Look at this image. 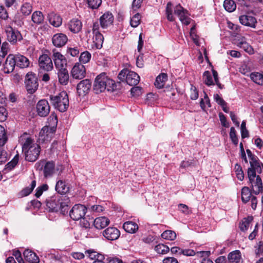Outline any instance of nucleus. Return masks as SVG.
Here are the masks:
<instances>
[{"mask_svg":"<svg viewBox=\"0 0 263 263\" xmlns=\"http://www.w3.org/2000/svg\"><path fill=\"white\" fill-rule=\"evenodd\" d=\"M116 85L111 79H109L105 73H102L97 77L94 83V90L96 93L101 92L107 89L108 91H114Z\"/></svg>","mask_w":263,"mask_h":263,"instance_id":"7ed1b4c3","label":"nucleus"},{"mask_svg":"<svg viewBox=\"0 0 263 263\" xmlns=\"http://www.w3.org/2000/svg\"><path fill=\"white\" fill-rule=\"evenodd\" d=\"M71 74L73 79H82L86 74L85 66L82 63H76L71 69Z\"/></svg>","mask_w":263,"mask_h":263,"instance_id":"4468645a","label":"nucleus"},{"mask_svg":"<svg viewBox=\"0 0 263 263\" xmlns=\"http://www.w3.org/2000/svg\"><path fill=\"white\" fill-rule=\"evenodd\" d=\"M7 111L3 106H0V122L5 121L7 118Z\"/></svg>","mask_w":263,"mask_h":263,"instance_id":"e2e57ef3","label":"nucleus"},{"mask_svg":"<svg viewBox=\"0 0 263 263\" xmlns=\"http://www.w3.org/2000/svg\"><path fill=\"white\" fill-rule=\"evenodd\" d=\"M109 223V219L105 216L97 217L93 221L95 227L99 230L104 229L107 226Z\"/></svg>","mask_w":263,"mask_h":263,"instance_id":"393cba45","label":"nucleus"},{"mask_svg":"<svg viewBox=\"0 0 263 263\" xmlns=\"http://www.w3.org/2000/svg\"><path fill=\"white\" fill-rule=\"evenodd\" d=\"M67 41V36L63 33H57L53 36L52 39L53 44L57 47L64 46Z\"/></svg>","mask_w":263,"mask_h":263,"instance_id":"aec40b11","label":"nucleus"},{"mask_svg":"<svg viewBox=\"0 0 263 263\" xmlns=\"http://www.w3.org/2000/svg\"><path fill=\"white\" fill-rule=\"evenodd\" d=\"M240 23L246 26L255 28L257 21L255 17L249 14L241 15L239 17Z\"/></svg>","mask_w":263,"mask_h":263,"instance_id":"a211bd4d","label":"nucleus"},{"mask_svg":"<svg viewBox=\"0 0 263 263\" xmlns=\"http://www.w3.org/2000/svg\"><path fill=\"white\" fill-rule=\"evenodd\" d=\"M172 4L171 2H168L167 4L166 7V14L167 19L171 22L175 21V17L173 15V9L172 8Z\"/></svg>","mask_w":263,"mask_h":263,"instance_id":"37998d69","label":"nucleus"},{"mask_svg":"<svg viewBox=\"0 0 263 263\" xmlns=\"http://www.w3.org/2000/svg\"><path fill=\"white\" fill-rule=\"evenodd\" d=\"M101 0H87L89 7L92 9L98 8L101 4Z\"/></svg>","mask_w":263,"mask_h":263,"instance_id":"052dcab7","label":"nucleus"},{"mask_svg":"<svg viewBox=\"0 0 263 263\" xmlns=\"http://www.w3.org/2000/svg\"><path fill=\"white\" fill-rule=\"evenodd\" d=\"M93 46L97 49H101L102 47L104 42V37L101 33L93 34Z\"/></svg>","mask_w":263,"mask_h":263,"instance_id":"2f4dec72","label":"nucleus"},{"mask_svg":"<svg viewBox=\"0 0 263 263\" xmlns=\"http://www.w3.org/2000/svg\"><path fill=\"white\" fill-rule=\"evenodd\" d=\"M130 92L133 96H139L142 93L141 88L140 87H134L131 89Z\"/></svg>","mask_w":263,"mask_h":263,"instance_id":"69168bd1","label":"nucleus"},{"mask_svg":"<svg viewBox=\"0 0 263 263\" xmlns=\"http://www.w3.org/2000/svg\"><path fill=\"white\" fill-rule=\"evenodd\" d=\"M228 259L229 263L242 262L241 253L239 250H235L230 253L228 256Z\"/></svg>","mask_w":263,"mask_h":263,"instance_id":"bb28decb","label":"nucleus"},{"mask_svg":"<svg viewBox=\"0 0 263 263\" xmlns=\"http://www.w3.org/2000/svg\"><path fill=\"white\" fill-rule=\"evenodd\" d=\"M251 197V192L249 188L244 186L241 189V200L243 203L248 202Z\"/></svg>","mask_w":263,"mask_h":263,"instance_id":"c9c22d12","label":"nucleus"},{"mask_svg":"<svg viewBox=\"0 0 263 263\" xmlns=\"http://www.w3.org/2000/svg\"><path fill=\"white\" fill-rule=\"evenodd\" d=\"M22 149L25 153L26 160L34 162L39 156L41 147L31 138H28L23 145Z\"/></svg>","mask_w":263,"mask_h":263,"instance_id":"f03ea898","label":"nucleus"},{"mask_svg":"<svg viewBox=\"0 0 263 263\" xmlns=\"http://www.w3.org/2000/svg\"><path fill=\"white\" fill-rule=\"evenodd\" d=\"M195 165V161L193 160H184L181 162L180 168H187Z\"/></svg>","mask_w":263,"mask_h":263,"instance_id":"4d7b16f0","label":"nucleus"},{"mask_svg":"<svg viewBox=\"0 0 263 263\" xmlns=\"http://www.w3.org/2000/svg\"><path fill=\"white\" fill-rule=\"evenodd\" d=\"M32 21L35 24H41L44 21V16L41 11H35L32 15Z\"/></svg>","mask_w":263,"mask_h":263,"instance_id":"4c0bfd02","label":"nucleus"},{"mask_svg":"<svg viewBox=\"0 0 263 263\" xmlns=\"http://www.w3.org/2000/svg\"><path fill=\"white\" fill-rule=\"evenodd\" d=\"M155 251L160 254H165L170 251V248L163 244H159L155 248Z\"/></svg>","mask_w":263,"mask_h":263,"instance_id":"c03bdc74","label":"nucleus"},{"mask_svg":"<svg viewBox=\"0 0 263 263\" xmlns=\"http://www.w3.org/2000/svg\"><path fill=\"white\" fill-rule=\"evenodd\" d=\"M7 141L5 128L0 125V147L3 146Z\"/></svg>","mask_w":263,"mask_h":263,"instance_id":"09e8293b","label":"nucleus"},{"mask_svg":"<svg viewBox=\"0 0 263 263\" xmlns=\"http://www.w3.org/2000/svg\"><path fill=\"white\" fill-rule=\"evenodd\" d=\"M25 85L28 93H34L39 87L38 79L36 74L32 72L27 73L25 76Z\"/></svg>","mask_w":263,"mask_h":263,"instance_id":"0eeeda50","label":"nucleus"},{"mask_svg":"<svg viewBox=\"0 0 263 263\" xmlns=\"http://www.w3.org/2000/svg\"><path fill=\"white\" fill-rule=\"evenodd\" d=\"M250 164L251 167L249 168H252L257 172L258 173H262V168H263V164L259 162L257 156L254 155L253 157L250 158Z\"/></svg>","mask_w":263,"mask_h":263,"instance_id":"a878e982","label":"nucleus"},{"mask_svg":"<svg viewBox=\"0 0 263 263\" xmlns=\"http://www.w3.org/2000/svg\"><path fill=\"white\" fill-rule=\"evenodd\" d=\"M36 108L37 114L40 117H46L50 112V105L48 102L45 99L40 100L36 104Z\"/></svg>","mask_w":263,"mask_h":263,"instance_id":"ddd939ff","label":"nucleus"},{"mask_svg":"<svg viewBox=\"0 0 263 263\" xmlns=\"http://www.w3.org/2000/svg\"><path fill=\"white\" fill-rule=\"evenodd\" d=\"M50 101L53 107L60 112H65L69 106V99L66 92L63 91L58 95L50 96Z\"/></svg>","mask_w":263,"mask_h":263,"instance_id":"20e7f679","label":"nucleus"},{"mask_svg":"<svg viewBox=\"0 0 263 263\" xmlns=\"http://www.w3.org/2000/svg\"><path fill=\"white\" fill-rule=\"evenodd\" d=\"M205 104H206L209 107H211L210 100L207 94L205 92H204V99H201L200 102V107L203 110H205L206 107Z\"/></svg>","mask_w":263,"mask_h":263,"instance_id":"603ef678","label":"nucleus"},{"mask_svg":"<svg viewBox=\"0 0 263 263\" xmlns=\"http://www.w3.org/2000/svg\"><path fill=\"white\" fill-rule=\"evenodd\" d=\"M69 199L66 196L55 195L46 199V205L50 210L64 214L68 210Z\"/></svg>","mask_w":263,"mask_h":263,"instance_id":"f257e3e1","label":"nucleus"},{"mask_svg":"<svg viewBox=\"0 0 263 263\" xmlns=\"http://www.w3.org/2000/svg\"><path fill=\"white\" fill-rule=\"evenodd\" d=\"M114 21V16L110 12H106L100 18V24L103 29L107 28L110 26Z\"/></svg>","mask_w":263,"mask_h":263,"instance_id":"412c9836","label":"nucleus"},{"mask_svg":"<svg viewBox=\"0 0 263 263\" xmlns=\"http://www.w3.org/2000/svg\"><path fill=\"white\" fill-rule=\"evenodd\" d=\"M55 189V191L60 194H65L69 191V187L66 184L65 182L62 180L57 181Z\"/></svg>","mask_w":263,"mask_h":263,"instance_id":"c756f323","label":"nucleus"},{"mask_svg":"<svg viewBox=\"0 0 263 263\" xmlns=\"http://www.w3.org/2000/svg\"><path fill=\"white\" fill-rule=\"evenodd\" d=\"M230 137L233 142V143L237 145L238 143V139L236 136V130L234 127H231L230 132Z\"/></svg>","mask_w":263,"mask_h":263,"instance_id":"13d9d810","label":"nucleus"},{"mask_svg":"<svg viewBox=\"0 0 263 263\" xmlns=\"http://www.w3.org/2000/svg\"><path fill=\"white\" fill-rule=\"evenodd\" d=\"M124 230L129 233H135L138 230V224L133 221H126L123 225Z\"/></svg>","mask_w":263,"mask_h":263,"instance_id":"7c9ffc66","label":"nucleus"},{"mask_svg":"<svg viewBox=\"0 0 263 263\" xmlns=\"http://www.w3.org/2000/svg\"><path fill=\"white\" fill-rule=\"evenodd\" d=\"M253 220L252 217H248L247 219H244L239 224L240 229L242 231H245L248 230L250 226V223Z\"/></svg>","mask_w":263,"mask_h":263,"instance_id":"a18cd8bd","label":"nucleus"},{"mask_svg":"<svg viewBox=\"0 0 263 263\" xmlns=\"http://www.w3.org/2000/svg\"><path fill=\"white\" fill-rule=\"evenodd\" d=\"M32 11V7L29 3H25L21 8V13L25 16L29 15Z\"/></svg>","mask_w":263,"mask_h":263,"instance_id":"58836bf2","label":"nucleus"},{"mask_svg":"<svg viewBox=\"0 0 263 263\" xmlns=\"http://www.w3.org/2000/svg\"><path fill=\"white\" fill-rule=\"evenodd\" d=\"M237 46L242 48L245 51L252 53L253 52L252 48L245 41L241 40L237 43Z\"/></svg>","mask_w":263,"mask_h":263,"instance_id":"de8ad7c7","label":"nucleus"},{"mask_svg":"<svg viewBox=\"0 0 263 263\" xmlns=\"http://www.w3.org/2000/svg\"><path fill=\"white\" fill-rule=\"evenodd\" d=\"M161 237L166 240H173L176 238V234L174 231L166 230L162 233Z\"/></svg>","mask_w":263,"mask_h":263,"instance_id":"79ce46f5","label":"nucleus"},{"mask_svg":"<svg viewBox=\"0 0 263 263\" xmlns=\"http://www.w3.org/2000/svg\"><path fill=\"white\" fill-rule=\"evenodd\" d=\"M39 70L40 72H47L53 68L51 58L46 54L40 55L38 60Z\"/></svg>","mask_w":263,"mask_h":263,"instance_id":"6e6552de","label":"nucleus"},{"mask_svg":"<svg viewBox=\"0 0 263 263\" xmlns=\"http://www.w3.org/2000/svg\"><path fill=\"white\" fill-rule=\"evenodd\" d=\"M103 235L108 240H115L119 238L120 232L117 228L110 227L103 231Z\"/></svg>","mask_w":263,"mask_h":263,"instance_id":"2eb2a0df","label":"nucleus"},{"mask_svg":"<svg viewBox=\"0 0 263 263\" xmlns=\"http://www.w3.org/2000/svg\"><path fill=\"white\" fill-rule=\"evenodd\" d=\"M210 251H200L197 253L198 256L203 258L201 263H213L212 260L207 258L210 256Z\"/></svg>","mask_w":263,"mask_h":263,"instance_id":"a19ab883","label":"nucleus"},{"mask_svg":"<svg viewBox=\"0 0 263 263\" xmlns=\"http://www.w3.org/2000/svg\"><path fill=\"white\" fill-rule=\"evenodd\" d=\"M118 78L121 81L125 80L127 84L130 86L137 85L140 81V77L137 73L127 69L121 70Z\"/></svg>","mask_w":263,"mask_h":263,"instance_id":"423d86ee","label":"nucleus"},{"mask_svg":"<svg viewBox=\"0 0 263 263\" xmlns=\"http://www.w3.org/2000/svg\"><path fill=\"white\" fill-rule=\"evenodd\" d=\"M141 15L139 13L135 14L130 19V24L132 27L136 28L140 23Z\"/></svg>","mask_w":263,"mask_h":263,"instance_id":"49530a36","label":"nucleus"},{"mask_svg":"<svg viewBox=\"0 0 263 263\" xmlns=\"http://www.w3.org/2000/svg\"><path fill=\"white\" fill-rule=\"evenodd\" d=\"M87 212V208L83 205L78 204L74 205L70 211L69 215L73 220H79L84 217Z\"/></svg>","mask_w":263,"mask_h":263,"instance_id":"1a4fd4ad","label":"nucleus"},{"mask_svg":"<svg viewBox=\"0 0 263 263\" xmlns=\"http://www.w3.org/2000/svg\"><path fill=\"white\" fill-rule=\"evenodd\" d=\"M250 77L254 83L263 85V74L262 73L253 72L250 73Z\"/></svg>","mask_w":263,"mask_h":263,"instance_id":"72a5a7b5","label":"nucleus"},{"mask_svg":"<svg viewBox=\"0 0 263 263\" xmlns=\"http://www.w3.org/2000/svg\"><path fill=\"white\" fill-rule=\"evenodd\" d=\"M174 13L179 17L181 22L185 25H189L191 19L188 16V12L184 9L180 4L175 6L174 9Z\"/></svg>","mask_w":263,"mask_h":263,"instance_id":"f8f14e48","label":"nucleus"},{"mask_svg":"<svg viewBox=\"0 0 263 263\" xmlns=\"http://www.w3.org/2000/svg\"><path fill=\"white\" fill-rule=\"evenodd\" d=\"M16 61L14 55L9 54L6 58L5 62L4 64L3 71L5 73H9L12 72L15 68Z\"/></svg>","mask_w":263,"mask_h":263,"instance_id":"dca6fc26","label":"nucleus"},{"mask_svg":"<svg viewBox=\"0 0 263 263\" xmlns=\"http://www.w3.org/2000/svg\"><path fill=\"white\" fill-rule=\"evenodd\" d=\"M52 53V59L55 68L57 69L66 68L65 67L67 65V60L65 57L56 49H53Z\"/></svg>","mask_w":263,"mask_h":263,"instance_id":"9b49d317","label":"nucleus"},{"mask_svg":"<svg viewBox=\"0 0 263 263\" xmlns=\"http://www.w3.org/2000/svg\"><path fill=\"white\" fill-rule=\"evenodd\" d=\"M235 170L238 179L242 181L244 178V174L240 165L236 164L235 166Z\"/></svg>","mask_w":263,"mask_h":263,"instance_id":"5fc2aeb1","label":"nucleus"},{"mask_svg":"<svg viewBox=\"0 0 263 263\" xmlns=\"http://www.w3.org/2000/svg\"><path fill=\"white\" fill-rule=\"evenodd\" d=\"M5 32L7 40L12 44L16 43L17 41H20L22 39V36L20 32L10 26H6L5 28Z\"/></svg>","mask_w":263,"mask_h":263,"instance_id":"9d476101","label":"nucleus"},{"mask_svg":"<svg viewBox=\"0 0 263 263\" xmlns=\"http://www.w3.org/2000/svg\"><path fill=\"white\" fill-rule=\"evenodd\" d=\"M23 255L25 259L31 263H39L40 259L36 254L31 250L26 249L24 251Z\"/></svg>","mask_w":263,"mask_h":263,"instance_id":"c85d7f7f","label":"nucleus"},{"mask_svg":"<svg viewBox=\"0 0 263 263\" xmlns=\"http://www.w3.org/2000/svg\"><path fill=\"white\" fill-rule=\"evenodd\" d=\"M40 165H42V168H43V173L45 177L48 178L52 175L55 166L53 161H46L43 160L41 161Z\"/></svg>","mask_w":263,"mask_h":263,"instance_id":"6ab92c4d","label":"nucleus"},{"mask_svg":"<svg viewBox=\"0 0 263 263\" xmlns=\"http://www.w3.org/2000/svg\"><path fill=\"white\" fill-rule=\"evenodd\" d=\"M36 185V181L35 180L32 181L30 186L27 187L23 189L22 191V194L23 196H26L30 194Z\"/></svg>","mask_w":263,"mask_h":263,"instance_id":"8fccbe9b","label":"nucleus"},{"mask_svg":"<svg viewBox=\"0 0 263 263\" xmlns=\"http://www.w3.org/2000/svg\"><path fill=\"white\" fill-rule=\"evenodd\" d=\"M203 80L208 86L214 85L215 83L212 79V75L209 71H205L203 74Z\"/></svg>","mask_w":263,"mask_h":263,"instance_id":"ea45409f","label":"nucleus"},{"mask_svg":"<svg viewBox=\"0 0 263 263\" xmlns=\"http://www.w3.org/2000/svg\"><path fill=\"white\" fill-rule=\"evenodd\" d=\"M178 208H179V210L181 212H182L183 213H184L185 214H189L191 212V211L189 209V207L186 205L184 204H179L178 205Z\"/></svg>","mask_w":263,"mask_h":263,"instance_id":"774afa93","label":"nucleus"},{"mask_svg":"<svg viewBox=\"0 0 263 263\" xmlns=\"http://www.w3.org/2000/svg\"><path fill=\"white\" fill-rule=\"evenodd\" d=\"M91 57V54L88 51H84L81 54L79 60L82 63H87L90 61Z\"/></svg>","mask_w":263,"mask_h":263,"instance_id":"3c124183","label":"nucleus"},{"mask_svg":"<svg viewBox=\"0 0 263 263\" xmlns=\"http://www.w3.org/2000/svg\"><path fill=\"white\" fill-rule=\"evenodd\" d=\"M179 254H182L187 256H192L196 254L195 252L192 249H181L179 252Z\"/></svg>","mask_w":263,"mask_h":263,"instance_id":"0e129e2a","label":"nucleus"},{"mask_svg":"<svg viewBox=\"0 0 263 263\" xmlns=\"http://www.w3.org/2000/svg\"><path fill=\"white\" fill-rule=\"evenodd\" d=\"M91 87V83L89 80H83L77 85V92L79 96H84L89 92Z\"/></svg>","mask_w":263,"mask_h":263,"instance_id":"f3484780","label":"nucleus"},{"mask_svg":"<svg viewBox=\"0 0 263 263\" xmlns=\"http://www.w3.org/2000/svg\"><path fill=\"white\" fill-rule=\"evenodd\" d=\"M255 170L252 168H248V177L249 183L251 185L252 192L257 195L262 191V182L260 177L257 176Z\"/></svg>","mask_w":263,"mask_h":263,"instance_id":"39448f33","label":"nucleus"},{"mask_svg":"<svg viewBox=\"0 0 263 263\" xmlns=\"http://www.w3.org/2000/svg\"><path fill=\"white\" fill-rule=\"evenodd\" d=\"M223 7L226 10L229 12H233L236 8V5L233 0H225Z\"/></svg>","mask_w":263,"mask_h":263,"instance_id":"e433bc0d","label":"nucleus"},{"mask_svg":"<svg viewBox=\"0 0 263 263\" xmlns=\"http://www.w3.org/2000/svg\"><path fill=\"white\" fill-rule=\"evenodd\" d=\"M16 66L21 68H27L29 66V60L21 54L14 55Z\"/></svg>","mask_w":263,"mask_h":263,"instance_id":"cd10ccee","label":"nucleus"},{"mask_svg":"<svg viewBox=\"0 0 263 263\" xmlns=\"http://www.w3.org/2000/svg\"><path fill=\"white\" fill-rule=\"evenodd\" d=\"M246 123L245 121H243L241 124V136L242 139L249 137V132L246 128Z\"/></svg>","mask_w":263,"mask_h":263,"instance_id":"bf43d9fd","label":"nucleus"},{"mask_svg":"<svg viewBox=\"0 0 263 263\" xmlns=\"http://www.w3.org/2000/svg\"><path fill=\"white\" fill-rule=\"evenodd\" d=\"M59 82L62 85H66L69 81V75L66 68L58 69L57 72Z\"/></svg>","mask_w":263,"mask_h":263,"instance_id":"4be33fe9","label":"nucleus"},{"mask_svg":"<svg viewBox=\"0 0 263 263\" xmlns=\"http://www.w3.org/2000/svg\"><path fill=\"white\" fill-rule=\"evenodd\" d=\"M48 185L46 184H43L37 187L36 190L35 196L37 198L40 197L44 192L48 190Z\"/></svg>","mask_w":263,"mask_h":263,"instance_id":"864d4df0","label":"nucleus"},{"mask_svg":"<svg viewBox=\"0 0 263 263\" xmlns=\"http://www.w3.org/2000/svg\"><path fill=\"white\" fill-rule=\"evenodd\" d=\"M167 80V74L164 73H161L160 74L157 76L155 82V86L159 89L163 88Z\"/></svg>","mask_w":263,"mask_h":263,"instance_id":"473e14b6","label":"nucleus"},{"mask_svg":"<svg viewBox=\"0 0 263 263\" xmlns=\"http://www.w3.org/2000/svg\"><path fill=\"white\" fill-rule=\"evenodd\" d=\"M49 21L51 25L55 27H58L62 24V20L59 15L52 14L49 16Z\"/></svg>","mask_w":263,"mask_h":263,"instance_id":"f704fd0d","label":"nucleus"},{"mask_svg":"<svg viewBox=\"0 0 263 263\" xmlns=\"http://www.w3.org/2000/svg\"><path fill=\"white\" fill-rule=\"evenodd\" d=\"M54 132L55 128L54 127H50L48 126H45L43 127L39 133L40 138L43 141H48Z\"/></svg>","mask_w":263,"mask_h":263,"instance_id":"5701e85b","label":"nucleus"},{"mask_svg":"<svg viewBox=\"0 0 263 263\" xmlns=\"http://www.w3.org/2000/svg\"><path fill=\"white\" fill-rule=\"evenodd\" d=\"M7 160V153L4 149H0V164L6 162Z\"/></svg>","mask_w":263,"mask_h":263,"instance_id":"338daca9","label":"nucleus"},{"mask_svg":"<svg viewBox=\"0 0 263 263\" xmlns=\"http://www.w3.org/2000/svg\"><path fill=\"white\" fill-rule=\"evenodd\" d=\"M19 160V155L18 154H16L13 159L9 162H8L7 165V168L9 170L13 169L17 164Z\"/></svg>","mask_w":263,"mask_h":263,"instance_id":"6e6d98bb","label":"nucleus"},{"mask_svg":"<svg viewBox=\"0 0 263 263\" xmlns=\"http://www.w3.org/2000/svg\"><path fill=\"white\" fill-rule=\"evenodd\" d=\"M67 26L71 32L76 33L80 32L82 29V24L78 18H73L69 21Z\"/></svg>","mask_w":263,"mask_h":263,"instance_id":"b1692460","label":"nucleus"},{"mask_svg":"<svg viewBox=\"0 0 263 263\" xmlns=\"http://www.w3.org/2000/svg\"><path fill=\"white\" fill-rule=\"evenodd\" d=\"M85 256L91 260H95L96 256L98 255V253L92 250H87L85 251Z\"/></svg>","mask_w":263,"mask_h":263,"instance_id":"680f3d73","label":"nucleus"}]
</instances>
